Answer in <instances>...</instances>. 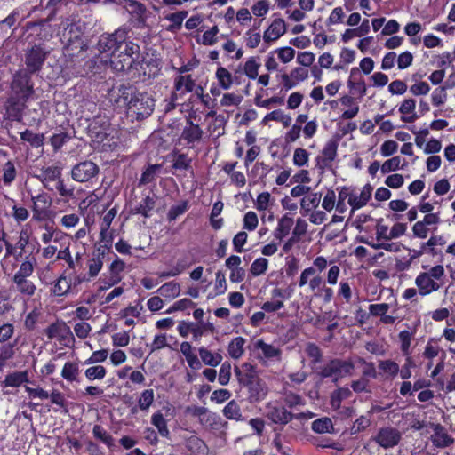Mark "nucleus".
<instances>
[{
    "label": "nucleus",
    "mask_w": 455,
    "mask_h": 455,
    "mask_svg": "<svg viewBox=\"0 0 455 455\" xmlns=\"http://www.w3.org/2000/svg\"><path fill=\"white\" fill-rule=\"evenodd\" d=\"M35 95L32 75L27 71L18 70L12 78L10 93L5 102V108L12 120L20 121L27 103Z\"/></svg>",
    "instance_id": "obj_1"
},
{
    "label": "nucleus",
    "mask_w": 455,
    "mask_h": 455,
    "mask_svg": "<svg viewBox=\"0 0 455 455\" xmlns=\"http://www.w3.org/2000/svg\"><path fill=\"white\" fill-rule=\"evenodd\" d=\"M140 53V45L127 40L123 48L113 55L110 60L112 68L116 72H128L132 68L137 69L139 65L142 67Z\"/></svg>",
    "instance_id": "obj_2"
},
{
    "label": "nucleus",
    "mask_w": 455,
    "mask_h": 455,
    "mask_svg": "<svg viewBox=\"0 0 455 455\" xmlns=\"http://www.w3.org/2000/svg\"><path fill=\"white\" fill-rule=\"evenodd\" d=\"M444 267L442 265H436L427 272L419 273L415 279V284L419 295L424 297L438 291L444 285Z\"/></svg>",
    "instance_id": "obj_3"
},
{
    "label": "nucleus",
    "mask_w": 455,
    "mask_h": 455,
    "mask_svg": "<svg viewBox=\"0 0 455 455\" xmlns=\"http://www.w3.org/2000/svg\"><path fill=\"white\" fill-rule=\"evenodd\" d=\"M155 100L148 92H135L127 103V111L137 120L148 117L154 111Z\"/></svg>",
    "instance_id": "obj_4"
},
{
    "label": "nucleus",
    "mask_w": 455,
    "mask_h": 455,
    "mask_svg": "<svg viewBox=\"0 0 455 455\" xmlns=\"http://www.w3.org/2000/svg\"><path fill=\"white\" fill-rule=\"evenodd\" d=\"M128 40V30L126 28H118L113 33L102 34L96 44V50L100 53H108L113 55L123 48V45Z\"/></svg>",
    "instance_id": "obj_5"
},
{
    "label": "nucleus",
    "mask_w": 455,
    "mask_h": 455,
    "mask_svg": "<svg viewBox=\"0 0 455 455\" xmlns=\"http://www.w3.org/2000/svg\"><path fill=\"white\" fill-rule=\"evenodd\" d=\"M49 53L50 51L44 44L28 46L24 52L26 68L20 70L27 71L29 75L40 72Z\"/></svg>",
    "instance_id": "obj_6"
},
{
    "label": "nucleus",
    "mask_w": 455,
    "mask_h": 455,
    "mask_svg": "<svg viewBox=\"0 0 455 455\" xmlns=\"http://www.w3.org/2000/svg\"><path fill=\"white\" fill-rule=\"evenodd\" d=\"M402 439L401 432L393 427H384L379 429L372 440L384 449L396 446Z\"/></svg>",
    "instance_id": "obj_7"
},
{
    "label": "nucleus",
    "mask_w": 455,
    "mask_h": 455,
    "mask_svg": "<svg viewBox=\"0 0 455 455\" xmlns=\"http://www.w3.org/2000/svg\"><path fill=\"white\" fill-rule=\"evenodd\" d=\"M99 173V167L92 161H84L76 164L71 170V177L77 182L90 181Z\"/></svg>",
    "instance_id": "obj_8"
},
{
    "label": "nucleus",
    "mask_w": 455,
    "mask_h": 455,
    "mask_svg": "<svg viewBox=\"0 0 455 455\" xmlns=\"http://www.w3.org/2000/svg\"><path fill=\"white\" fill-rule=\"evenodd\" d=\"M266 415L273 423L283 426L293 419V413L288 411L284 406L271 403L266 405Z\"/></svg>",
    "instance_id": "obj_9"
},
{
    "label": "nucleus",
    "mask_w": 455,
    "mask_h": 455,
    "mask_svg": "<svg viewBox=\"0 0 455 455\" xmlns=\"http://www.w3.org/2000/svg\"><path fill=\"white\" fill-rule=\"evenodd\" d=\"M87 50V44L79 37L68 39L63 48V55L69 62H75L77 59L83 58L84 52Z\"/></svg>",
    "instance_id": "obj_10"
},
{
    "label": "nucleus",
    "mask_w": 455,
    "mask_h": 455,
    "mask_svg": "<svg viewBox=\"0 0 455 455\" xmlns=\"http://www.w3.org/2000/svg\"><path fill=\"white\" fill-rule=\"evenodd\" d=\"M44 185V187L54 191L52 182H58L61 179V169L58 166H46L41 169L40 174L36 176Z\"/></svg>",
    "instance_id": "obj_11"
},
{
    "label": "nucleus",
    "mask_w": 455,
    "mask_h": 455,
    "mask_svg": "<svg viewBox=\"0 0 455 455\" xmlns=\"http://www.w3.org/2000/svg\"><path fill=\"white\" fill-rule=\"evenodd\" d=\"M235 374L237 377L239 383L243 387L249 385V383L260 379L258 375L256 366L250 363H243L241 368L235 367Z\"/></svg>",
    "instance_id": "obj_12"
},
{
    "label": "nucleus",
    "mask_w": 455,
    "mask_h": 455,
    "mask_svg": "<svg viewBox=\"0 0 455 455\" xmlns=\"http://www.w3.org/2000/svg\"><path fill=\"white\" fill-rule=\"evenodd\" d=\"M430 426L434 432L431 435V441L435 447L445 448L453 443L454 439L448 435L441 424L431 423Z\"/></svg>",
    "instance_id": "obj_13"
},
{
    "label": "nucleus",
    "mask_w": 455,
    "mask_h": 455,
    "mask_svg": "<svg viewBox=\"0 0 455 455\" xmlns=\"http://www.w3.org/2000/svg\"><path fill=\"white\" fill-rule=\"evenodd\" d=\"M204 132L198 124H194L191 120H187V126L184 127L180 138L184 140L190 148L194 144L202 140Z\"/></svg>",
    "instance_id": "obj_14"
},
{
    "label": "nucleus",
    "mask_w": 455,
    "mask_h": 455,
    "mask_svg": "<svg viewBox=\"0 0 455 455\" xmlns=\"http://www.w3.org/2000/svg\"><path fill=\"white\" fill-rule=\"evenodd\" d=\"M156 195L146 196L140 202L131 209V212L132 214H140L145 218H149L152 215V211L156 207Z\"/></svg>",
    "instance_id": "obj_15"
},
{
    "label": "nucleus",
    "mask_w": 455,
    "mask_h": 455,
    "mask_svg": "<svg viewBox=\"0 0 455 455\" xmlns=\"http://www.w3.org/2000/svg\"><path fill=\"white\" fill-rule=\"evenodd\" d=\"M244 387L248 389V399L250 403L262 401L267 395V388L261 379L249 383V385Z\"/></svg>",
    "instance_id": "obj_16"
},
{
    "label": "nucleus",
    "mask_w": 455,
    "mask_h": 455,
    "mask_svg": "<svg viewBox=\"0 0 455 455\" xmlns=\"http://www.w3.org/2000/svg\"><path fill=\"white\" fill-rule=\"evenodd\" d=\"M29 382V374L28 371H12L8 373L1 382L3 387H20L24 383Z\"/></svg>",
    "instance_id": "obj_17"
},
{
    "label": "nucleus",
    "mask_w": 455,
    "mask_h": 455,
    "mask_svg": "<svg viewBox=\"0 0 455 455\" xmlns=\"http://www.w3.org/2000/svg\"><path fill=\"white\" fill-rule=\"evenodd\" d=\"M399 112L402 114L401 120L404 123H412L419 118L416 113V100L411 98L402 102Z\"/></svg>",
    "instance_id": "obj_18"
},
{
    "label": "nucleus",
    "mask_w": 455,
    "mask_h": 455,
    "mask_svg": "<svg viewBox=\"0 0 455 455\" xmlns=\"http://www.w3.org/2000/svg\"><path fill=\"white\" fill-rule=\"evenodd\" d=\"M286 31V24L283 19H275L265 31L263 39L266 42L277 40Z\"/></svg>",
    "instance_id": "obj_19"
},
{
    "label": "nucleus",
    "mask_w": 455,
    "mask_h": 455,
    "mask_svg": "<svg viewBox=\"0 0 455 455\" xmlns=\"http://www.w3.org/2000/svg\"><path fill=\"white\" fill-rule=\"evenodd\" d=\"M45 332L50 339L64 340L68 337H72L71 330L65 323H52L47 327Z\"/></svg>",
    "instance_id": "obj_20"
},
{
    "label": "nucleus",
    "mask_w": 455,
    "mask_h": 455,
    "mask_svg": "<svg viewBox=\"0 0 455 455\" xmlns=\"http://www.w3.org/2000/svg\"><path fill=\"white\" fill-rule=\"evenodd\" d=\"M103 250L100 251V248L98 249V253L93 255V257L89 260L88 267H89V276L93 278L98 275L100 271L103 267V258L106 251H108L110 245L105 244L102 246Z\"/></svg>",
    "instance_id": "obj_21"
},
{
    "label": "nucleus",
    "mask_w": 455,
    "mask_h": 455,
    "mask_svg": "<svg viewBox=\"0 0 455 455\" xmlns=\"http://www.w3.org/2000/svg\"><path fill=\"white\" fill-rule=\"evenodd\" d=\"M12 283L15 291L22 296L30 298L36 293V286L29 278H12Z\"/></svg>",
    "instance_id": "obj_22"
},
{
    "label": "nucleus",
    "mask_w": 455,
    "mask_h": 455,
    "mask_svg": "<svg viewBox=\"0 0 455 455\" xmlns=\"http://www.w3.org/2000/svg\"><path fill=\"white\" fill-rule=\"evenodd\" d=\"M254 347L261 350L263 358L281 360L282 350L279 347L267 344L263 339L257 340Z\"/></svg>",
    "instance_id": "obj_23"
},
{
    "label": "nucleus",
    "mask_w": 455,
    "mask_h": 455,
    "mask_svg": "<svg viewBox=\"0 0 455 455\" xmlns=\"http://www.w3.org/2000/svg\"><path fill=\"white\" fill-rule=\"evenodd\" d=\"M293 225V219L288 214L283 215L279 220L276 228L274 230V237L279 241H282L287 236Z\"/></svg>",
    "instance_id": "obj_24"
},
{
    "label": "nucleus",
    "mask_w": 455,
    "mask_h": 455,
    "mask_svg": "<svg viewBox=\"0 0 455 455\" xmlns=\"http://www.w3.org/2000/svg\"><path fill=\"white\" fill-rule=\"evenodd\" d=\"M33 202V212L35 215L39 216L42 213L46 212L52 204L50 196L43 192L36 196H32Z\"/></svg>",
    "instance_id": "obj_25"
},
{
    "label": "nucleus",
    "mask_w": 455,
    "mask_h": 455,
    "mask_svg": "<svg viewBox=\"0 0 455 455\" xmlns=\"http://www.w3.org/2000/svg\"><path fill=\"white\" fill-rule=\"evenodd\" d=\"M339 359H332L328 363L317 367L315 372L323 379L335 377V381H337L339 376Z\"/></svg>",
    "instance_id": "obj_26"
},
{
    "label": "nucleus",
    "mask_w": 455,
    "mask_h": 455,
    "mask_svg": "<svg viewBox=\"0 0 455 455\" xmlns=\"http://www.w3.org/2000/svg\"><path fill=\"white\" fill-rule=\"evenodd\" d=\"M116 212L114 209L109 210L103 217L102 223L100 226V237L101 241H104L105 244H111L112 235L108 232L110 225L115 218Z\"/></svg>",
    "instance_id": "obj_27"
},
{
    "label": "nucleus",
    "mask_w": 455,
    "mask_h": 455,
    "mask_svg": "<svg viewBox=\"0 0 455 455\" xmlns=\"http://www.w3.org/2000/svg\"><path fill=\"white\" fill-rule=\"evenodd\" d=\"M198 354L202 362L210 367H216L220 364L223 357L220 353H212L204 347L198 348Z\"/></svg>",
    "instance_id": "obj_28"
},
{
    "label": "nucleus",
    "mask_w": 455,
    "mask_h": 455,
    "mask_svg": "<svg viewBox=\"0 0 455 455\" xmlns=\"http://www.w3.org/2000/svg\"><path fill=\"white\" fill-rule=\"evenodd\" d=\"M163 165L160 164H149L142 172L139 185H147L154 182L159 175Z\"/></svg>",
    "instance_id": "obj_29"
},
{
    "label": "nucleus",
    "mask_w": 455,
    "mask_h": 455,
    "mask_svg": "<svg viewBox=\"0 0 455 455\" xmlns=\"http://www.w3.org/2000/svg\"><path fill=\"white\" fill-rule=\"evenodd\" d=\"M156 291L160 296L172 300L180 295V286L177 282L171 281L164 283Z\"/></svg>",
    "instance_id": "obj_30"
},
{
    "label": "nucleus",
    "mask_w": 455,
    "mask_h": 455,
    "mask_svg": "<svg viewBox=\"0 0 455 455\" xmlns=\"http://www.w3.org/2000/svg\"><path fill=\"white\" fill-rule=\"evenodd\" d=\"M36 259L34 257L27 256L25 260L21 262L19 269L14 274L12 278H29L35 270Z\"/></svg>",
    "instance_id": "obj_31"
},
{
    "label": "nucleus",
    "mask_w": 455,
    "mask_h": 455,
    "mask_svg": "<svg viewBox=\"0 0 455 455\" xmlns=\"http://www.w3.org/2000/svg\"><path fill=\"white\" fill-rule=\"evenodd\" d=\"M188 11H179L168 14L165 20H169L171 24L167 27V30L171 32L178 31L181 28L184 20L187 18Z\"/></svg>",
    "instance_id": "obj_32"
},
{
    "label": "nucleus",
    "mask_w": 455,
    "mask_h": 455,
    "mask_svg": "<svg viewBox=\"0 0 455 455\" xmlns=\"http://www.w3.org/2000/svg\"><path fill=\"white\" fill-rule=\"evenodd\" d=\"M356 75H359V70L357 68H353L350 72L347 85L350 89L354 90L355 92H357L359 95L362 97L366 94L367 87L363 79H355Z\"/></svg>",
    "instance_id": "obj_33"
},
{
    "label": "nucleus",
    "mask_w": 455,
    "mask_h": 455,
    "mask_svg": "<svg viewBox=\"0 0 455 455\" xmlns=\"http://www.w3.org/2000/svg\"><path fill=\"white\" fill-rule=\"evenodd\" d=\"M245 344V339L243 337H235L233 339L228 347V352L230 357L233 359H239L244 354L243 346Z\"/></svg>",
    "instance_id": "obj_34"
},
{
    "label": "nucleus",
    "mask_w": 455,
    "mask_h": 455,
    "mask_svg": "<svg viewBox=\"0 0 455 455\" xmlns=\"http://www.w3.org/2000/svg\"><path fill=\"white\" fill-rule=\"evenodd\" d=\"M224 416L228 419L243 421L244 418L242 415L241 408L236 401L232 400L223 409Z\"/></svg>",
    "instance_id": "obj_35"
},
{
    "label": "nucleus",
    "mask_w": 455,
    "mask_h": 455,
    "mask_svg": "<svg viewBox=\"0 0 455 455\" xmlns=\"http://www.w3.org/2000/svg\"><path fill=\"white\" fill-rule=\"evenodd\" d=\"M352 392L348 387H339L334 390L331 395V405L333 409L338 410L341 406L343 400L349 398Z\"/></svg>",
    "instance_id": "obj_36"
},
{
    "label": "nucleus",
    "mask_w": 455,
    "mask_h": 455,
    "mask_svg": "<svg viewBox=\"0 0 455 455\" xmlns=\"http://www.w3.org/2000/svg\"><path fill=\"white\" fill-rule=\"evenodd\" d=\"M186 447L194 454H203L207 451L204 441L196 435H192L187 439Z\"/></svg>",
    "instance_id": "obj_37"
},
{
    "label": "nucleus",
    "mask_w": 455,
    "mask_h": 455,
    "mask_svg": "<svg viewBox=\"0 0 455 455\" xmlns=\"http://www.w3.org/2000/svg\"><path fill=\"white\" fill-rule=\"evenodd\" d=\"M311 428L314 432L318 434L332 433L334 430L331 419L327 417L314 420Z\"/></svg>",
    "instance_id": "obj_38"
},
{
    "label": "nucleus",
    "mask_w": 455,
    "mask_h": 455,
    "mask_svg": "<svg viewBox=\"0 0 455 455\" xmlns=\"http://www.w3.org/2000/svg\"><path fill=\"white\" fill-rule=\"evenodd\" d=\"M20 139L28 142L33 148H39L44 144V135L43 133H35L31 130L27 129L20 132Z\"/></svg>",
    "instance_id": "obj_39"
},
{
    "label": "nucleus",
    "mask_w": 455,
    "mask_h": 455,
    "mask_svg": "<svg viewBox=\"0 0 455 455\" xmlns=\"http://www.w3.org/2000/svg\"><path fill=\"white\" fill-rule=\"evenodd\" d=\"M192 158L187 154L180 153L174 156L172 167L175 171H189L192 168Z\"/></svg>",
    "instance_id": "obj_40"
},
{
    "label": "nucleus",
    "mask_w": 455,
    "mask_h": 455,
    "mask_svg": "<svg viewBox=\"0 0 455 455\" xmlns=\"http://www.w3.org/2000/svg\"><path fill=\"white\" fill-rule=\"evenodd\" d=\"M321 197L320 193H310L305 196L300 202L301 209L307 212L315 209L320 204Z\"/></svg>",
    "instance_id": "obj_41"
},
{
    "label": "nucleus",
    "mask_w": 455,
    "mask_h": 455,
    "mask_svg": "<svg viewBox=\"0 0 455 455\" xmlns=\"http://www.w3.org/2000/svg\"><path fill=\"white\" fill-rule=\"evenodd\" d=\"M378 367L380 371L387 375V377L392 379L395 378L400 371L398 363L392 360L379 361Z\"/></svg>",
    "instance_id": "obj_42"
},
{
    "label": "nucleus",
    "mask_w": 455,
    "mask_h": 455,
    "mask_svg": "<svg viewBox=\"0 0 455 455\" xmlns=\"http://www.w3.org/2000/svg\"><path fill=\"white\" fill-rule=\"evenodd\" d=\"M79 372L80 370L77 363L67 362L61 371V377L69 382H73L77 380Z\"/></svg>",
    "instance_id": "obj_43"
},
{
    "label": "nucleus",
    "mask_w": 455,
    "mask_h": 455,
    "mask_svg": "<svg viewBox=\"0 0 455 455\" xmlns=\"http://www.w3.org/2000/svg\"><path fill=\"white\" fill-rule=\"evenodd\" d=\"M3 176L2 180L5 186H10L17 177V171L14 164L12 161H7L3 165Z\"/></svg>",
    "instance_id": "obj_44"
},
{
    "label": "nucleus",
    "mask_w": 455,
    "mask_h": 455,
    "mask_svg": "<svg viewBox=\"0 0 455 455\" xmlns=\"http://www.w3.org/2000/svg\"><path fill=\"white\" fill-rule=\"evenodd\" d=\"M151 423L157 428L158 433L164 436L168 437L170 435V431L167 427V423L163 414L158 411L152 415Z\"/></svg>",
    "instance_id": "obj_45"
},
{
    "label": "nucleus",
    "mask_w": 455,
    "mask_h": 455,
    "mask_svg": "<svg viewBox=\"0 0 455 455\" xmlns=\"http://www.w3.org/2000/svg\"><path fill=\"white\" fill-rule=\"evenodd\" d=\"M155 400L153 389H145L138 399V406L142 411H148Z\"/></svg>",
    "instance_id": "obj_46"
},
{
    "label": "nucleus",
    "mask_w": 455,
    "mask_h": 455,
    "mask_svg": "<svg viewBox=\"0 0 455 455\" xmlns=\"http://www.w3.org/2000/svg\"><path fill=\"white\" fill-rule=\"evenodd\" d=\"M338 145L336 140H328L323 146L320 156L332 163L337 156Z\"/></svg>",
    "instance_id": "obj_47"
},
{
    "label": "nucleus",
    "mask_w": 455,
    "mask_h": 455,
    "mask_svg": "<svg viewBox=\"0 0 455 455\" xmlns=\"http://www.w3.org/2000/svg\"><path fill=\"white\" fill-rule=\"evenodd\" d=\"M93 436L105 443L108 448L114 446V439L100 425H95L92 428Z\"/></svg>",
    "instance_id": "obj_48"
},
{
    "label": "nucleus",
    "mask_w": 455,
    "mask_h": 455,
    "mask_svg": "<svg viewBox=\"0 0 455 455\" xmlns=\"http://www.w3.org/2000/svg\"><path fill=\"white\" fill-rule=\"evenodd\" d=\"M196 83L190 75L180 76L175 79L174 88L176 91L181 90L183 87L185 92H191L194 91Z\"/></svg>",
    "instance_id": "obj_49"
},
{
    "label": "nucleus",
    "mask_w": 455,
    "mask_h": 455,
    "mask_svg": "<svg viewBox=\"0 0 455 455\" xmlns=\"http://www.w3.org/2000/svg\"><path fill=\"white\" fill-rule=\"evenodd\" d=\"M216 77L221 88L228 90L233 84L231 73L225 68L220 67L216 71Z\"/></svg>",
    "instance_id": "obj_50"
},
{
    "label": "nucleus",
    "mask_w": 455,
    "mask_h": 455,
    "mask_svg": "<svg viewBox=\"0 0 455 455\" xmlns=\"http://www.w3.org/2000/svg\"><path fill=\"white\" fill-rule=\"evenodd\" d=\"M260 63L255 57H251L244 64L243 72L250 79H256L259 76Z\"/></svg>",
    "instance_id": "obj_51"
},
{
    "label": "nucleus",
    "mask_w": 455,
    "mask_h": 455,
    "mask_svg": "<svg viewBox=\"0 0 455 455\" xmlns=\"http://www.w3.org/2000/svg\"><path fill=\"white\" fill-rule=\"evenodd\" d=\"M53 188H54V190H57L59 192L60 196L62 198H64L66 201H68L69 199H72L75 197L74 187L67 186L64 183V180L62 179L59 180V181L55 183Z\"/></svg>",
    "instance_id": "obj_52"
},
{
    "label": "nucleus",
    "mask_w": 455,
    "mask_h": 455,
    "mask_svg": "<svg viewBox=\"0 0 455 455\" xmlns=\"http://www.w3.org/2000/svg\"><path fill=\"white\" fill-rule=\"evenodd\" d=\"M69 289H70L69 281L67 279V277L65 275H60L57 279V281L52 288V293L58 297L63 296L68 293Z\"/></svg>",
    "instance_id": "obj_53"
},
{
    "label": "nucleus",
    "mask_w": 455,
    "mask_h": 455,
    "mask_svg": "<svg viewBox=\"0 0 455 455\" xmlns=\"http://www.w3.org/2000/svg\"><path fill=\"white\" fill-rule=\"evenodd\" d=\"M188 209V202L184 200L179 203L178 204L172 205L168 213L167 219L169 221L175 220L180 215H182Z\"/></svg>",
    "instance_id": "obj_54"
},
{
    "label": "nucleus",
    "mask_w": 455,
    "mask_h": 455,
    "mask_svg": "<svg viewBox=\"0 0 455 455\" xmlns=\"http://www.w3.org/2000/svg\"><path fill=\"white\" fill-rule=\"evenodd\" d=\"M339 196L338 202L336 204V211L339 213H343L347 210V206L345 204V200L349 198L350 196V189L347 187L338 188Z\"/></svg>",
    "instance_id": "obj_55"
},
{
    "label": "nucleus",
    "mask_w": 455,
    "mask_h": 455,
    "mask_svg": "<svg viewBox=\"0 0 455 455\" xmlns=\"http://www.w3.org/2000/svg\"><path fill=\"white\" fill-rule=\"evenodd\" d=\"M283 402L289 408H295L297 406H303L305 400L298 394L293 392H286L283 395Z\"/></svg>",
    "instance_id": "obj_56"
},
{
    "label": "nucleus",
    "mask_w": 455,
    "mask_h": 455,
    "mask_svg": "<svg viewBox=\"0 0 455 455\" xmlns=\"http://www.w3.org/2000/svg\"><path fill=\"white\" fill-rule=\"evenodd\" d=\"M57 258L59 259H64L68 263L69 268L75 269L76 263H78L81 259V254L79 252L76 253V259H74L70 254L68 247H67L64 250L58 251Z\"/></svg>",
    "instance_id": "obj_57"
},
{
    "label": "nucleus",
    "mask_w": 455,
    "mask_h": 455,
    "mask_svg": "<svg viewBox=\"0 0 455 455\" xmlns=\"http://www.w3.org/2000/svg\"><path fill=\"white\" fill-rule=\"evenodd\" d=\"M447 92L445 86H440L435 88L431 95L432 103L435 107H440L447 100Z\"/></svg>",
    "instance_id": "obj_58"
},
{
    "label": "nucleus",
    "mask_w": 455,
    "mask_h": 455,
    "mask_svg": "<svg viewBox=\"0 0 455 455\" xmlns=\"http://www.w3.org/2000/svg\"><path fill=\"white\" fill-rule=\"evenodd\" d=\"M267 266L268 260L267 259L259 258L252 262L250 271L252 275L259 276L267 271Z\"/></svg>",
    "instance_id": "obj_59"
},
{
    "label": "nucleus",
    "mask_w": 455,
    "mask_h": 455,
    "mask_svg": "<svg viewBox=\"0 0 455 455\" xmlns=\"http://www.w3.org/2000/svg\"><path fill=\"white\" fill-rule=\"evenodd\" d=\"M107 371L101 365L92 366L86 369L84 374L89 380L102 379L105 378Z\"/></svg>",
    "instance_id": "obj_60"
},
{
    "label": "nucleus",
    "mask_w": 455,
    "mask_h": 455,
    "mask_svg": "<svg viewBox=\"0 0 455 455\" xmlns=\"http://www.w3.org/2000/svg\"><path fill=\"white\" fill-rule=\"evenodd\" d=\"M258 224H259L258 215L254 212L250 211L245 213L243 220V229H246L248 231H253L257 228Z\"/></svg>",
    "instance_id": "obj_61"
},
{
    "label": "nucleus",
    "mask_w": 455,
    "mask_h": 455,
    "mask_svg": "<svg viewBox=\"0 0 455 455\" xmlns=\"http://www.w3.org/2000/svg\"><path fill=\"white\" fill-rule=\"evenodd\" d=\"M306 353L311 358L313 364H316L322 361L323 353L320 347L315 343H308L306 347Z\"/></svg>",
    "instance_id": "obj_62"
},
{
    "label": "nucleus",
    "mask_w": 455,
    "mask_h": 455,
    "mask_svg": "<svg viewBox=\"0 0 455 455\" xmlns=\"http://www.w3.org/2000/svg\"><path fill=\"white\" fill-rule=\"evenodd\" d=\"M309 159L308 152L301 148H298L294 150L293 154V164L298 167H302L307 164Z\"/></svg>",
    "instance_id": "obj_63"
},
{
    "label": "nucleus",
    "mask_w": 455,
    "mask_h": 455,
    "mask_svg": "<svg viewBox=\"0 0 455 455\" xmlns=\"http://www.w3.org/2000/svg\"><path fill=\"white\" fill-rule=\"evenodd\" d=\"M401 162L402 158L400 156H394L385 161L381 165V172L386 174L403 168V166H401Z\"/></svg>",
    "instance_id": "obj_64"
}]
</instances>
